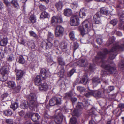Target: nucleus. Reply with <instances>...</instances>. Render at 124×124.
Segmentation results:
<instances>
[{
	"mask_svg": "<svg viewBox=\"0 0 124 124\" xmlns=\"http://www.w3.org/2000/svg\"><path fill=\"white\" fill-rule=\"evenodd\" d=\"M124 51V44L121 45H116L113 46L110 51H108L106 48L103 49V52H99L97 57H95L93 61L98 65L105 68L110 74L115 73L116 71L115 65L114 63L110 65H106V61L103 60L106 55L108 54H110L109 58L111 60L115 58L117 55V51Z\"/></svg>",
	"mask_w": 124,
	"mask_h": 124,
	"instance_id": "obj_1",
	"label": "nucleus"
},
{
	"mask_svg": "<svg viewBox=\"0 0 124 124\" xmlns=\"http://www.w3.org/2000/svg\"><path fill=\"white\" fill-rule=\"evenodd\" d=\"M27 98L29 101L30 107H35L37 104V97L35 94L33 93H31Z\"/></svg>",
	"mask_w": 124,
	"mask_h": 124,
	"instance_id": "obj_2",
	"label": "nucleus"
},
{
	"mask_svg": "<svg viewBox=\"0 0 124 124\" xmlns=\"http://www.w3.org/2000/svg\"><path fill=\"white\" fill-rule=\"evenodd\" d=\"M63 22L61 16H54L51 18V23L52 25L55 26L58 23H61Z\"/></svg>",
	"mask_w": 124,
	"mask_h": 124,
	"instance_id": "obj_3",
	"label": "nucleus"
},
{
	"mask_svg": "<svg viewBox=\"0 0 124 124\" xmlns=\"http://www.w3.org/2000/svg\"><path fill=\"white\" fill-rule=\"evenodd\" d=\"M64 31V28L61 26H57L55 31V36L57 37H60L63 35Z\"/></svg>",
	"mask_w": 124,
	"mask_h": 124,
	"instance_id": "obj_4",
	"label": "nucleus"
},
{
	"mask_svg": "<svg viewBox=\"0 0 124 124\" xmlns=\"http://www.w3.org/2000/svg\"><path fill=\"white\" fill-rule=\"evenodd\" d=\"M70 23L72 26H78L79 24V20L78 16L76 15L73 16L70 20Z\"/></svg>",
	"mask_w": 124,
	"mask_h": 124,
	"instance_id": "obj_5",
	"label": "nucleus"
},
{
	"mask_svg": "<svg viewBox=\"0 0 124 124\" xmlns=\"http://www.w3.org/2000/svg\"><path fill=\"white\" fill-rule=\"evenodd\" d=\"M54 122L55 123L59 124L61 123L62 122L63 116L61 112L60 111L57 116H54Z\"/></svg>",
	"mask_w": 124,
	"mask_h": 124,
	"instance_id": "obj_6",
	"label": "nucleus"
},
{
	"mask_svg": "<svg viewBox=\"0 0 124 124\" xmlns=\"http://www.w3.org/2000/svg\"><path fill=\"white\" fill-rule=\"evenodd\" d=\"M61 99L56 97H53L49 101V103L51 106H53L55 105L60 104L61 102Z\"/></svg>",
	"mask_w": 124,
	"mask_h": 124,
	"instance_id": "obj_7",
	"label": "nucleus"
},
{
	"mask_svg": "<svg viewBox=\"0 0 124 124\" xmlns=\"http://www.w3.org/2000/svg\"><path fill=\"white\" fill-rule=\"evenodd\" d=\"M49 74L48 70H47L46 69L43 68L41 69L39 76L42 77V79L45 80L48 77Z\"/></svg>",
	"mask_w": 124,
	"mask_h": 124,
	"instance_id": "obj_8",
	"label": "nucleus"
},
{
	"mask_svg": "<svg viewBox=\"0 0 124 124\" xmlns=\"http://www.w3.org/2000/svg\"><path fill=\"white\" fill-rule=\"evenodd\" d=\"M100 14L99 12H97L93 17V19L96 24H101V21L100 20V18L101 15H100Z\"/></svg>",
	"mask_w": 124,
	"mask_h": 124,
	"instance_id": "obj_9",
	"label": "nucleus"
},
{
	"mask_svg": "<svg viewBox=\"0 0 124 124\" xmlns=\"http://www.w3.org/2000/svg\"><path fill=\"white\" fill-rule=\"evenodd\" d=\"M29 114L31 119L34 122L37 121L40 118V116L37 113H30Z\"/></svg>",
	"mask_w": 124,
	"mask_h": 124,
	"instance_id": "obj_10",
	"label": "nucleus"
},
{
	"mask_svg": "<svg viewBox=\"0 0 124 124\" xmlns=\"http://www.w3.org/2000/svg\"><path fill=\"white\" fill-rule=\"evenodd\" d=\"M15 71L16 73V80H19L22 78L24 72L21 70L17 69Z\"/></svg>",
	"mask_w": 124,
	"mask_h": 124,
	"instance_id": "obj_11",
	"label": "nucleus"
},
{
	"mask_svg": "<svg viewBox=\"0 0 124 124\" xmlns=\"http://www.w3.org/2000/svg\"><path fill=\"white\" fill-rule=\"evenodd\" d=\"M67 43L64 41L60 44L59 47L63 51L66 52L67 50Z\"/></svg>",
	"mask_w": 124,
	"mask_h": 124,
	"instance_id": "obj_12",
	"label": "nucleus"
},
{
	"mask_svg": "<svg viewBox=\"0 0 124 124\" xmlns=\"http://www.w3.org/2000/svg\"><path fill=\"white\" fill-rule=\"evenodd\" d=\"M109 11L108 8L106 7L101 8L100 10V14H101L105 15H107L109 13Z\"/></svg>",
	"mask_w": 124,
	"mask_h": 124,
	"instance_id": "obj_13",
	"label": "nucleus"
},
{
	"mask_svg": "<svg viewBox=\"0 0 124 124\" xmlns=\"http://www.w3.org/2000/svg\"><path fill=\"white\" fill-rule=\"evenodd\" d=\"M83 28H86L87 30L91 27L92 24L89 22L87 20H85L82 23Z\"/></svg>",
	"mask_w": 124,
	"mask_h": 124,
	"instance_id": "obj_14",
	"label": "nucleus"
},
{
	"mask_svg": "<svg viewBox=\"0 0 124 124\" xmlns=\"http://www.w3.org/2000/svg\"><path fill=\"white\" fill-rule=\"evenodd\" d=\"M93 96L98 97H100L104 95L103 92L101 90L98 91H93Z\"/></svg>",
	"mask_w": 124,
	"mask_h": 124,
	"instance_id": "obj_15",
	"label": "nucleus"
},
{
	"mask_svg": "<svg viewBox=\"0 0 124 124\" xmlns=\"http://www.w3.org/2000/svg\"><path fill=\"white\" fill-rule=\"evenodd\" d=\"M42 79V77L39 75H37L36 77L34 80V83L36 85H39L41 83Z\"/></svg>",
	"mask_w": 124,
	"mask_h": 124,
	"instance_id": "obj_16",
	"label": "nucleus"
},
{
	"mask_svg": "<svg viewBox=\"0 0 124 124\" xmlns=\"http://www.w3.org/2000/svg\"><path fill=\"white\" fill-rule=\"evenodd\" d=\"M39 88L40 90L46 91L48 88V85L46 83L41 84L39 85Z\"/></svg>",
	"mask_w": 124,
	"mask_h": 124,
	"instance_id": "obj_17",
	"label": "nucleus"
},
{
	"mask_svg": "<svg viewBox=\"0 0 124 124\" xmlns=\"http://www.w3.org/2000/svg\"><path fill=\"white\" fill-rule=\"evenodd\" d=\"M50 15L49 13L46 11L42 12L41 14L40 19H44L45 18H49L50 17Z\"/></svg>",
	"mask_w": 124,
	"mask_h": 124,
	"instance_id": "obj_18",
	"label": "nucleus"
},
{
	"mask_svg": "<svg viewBox=\"0 0 124 124\" xmlns=\"http://www.w3.org/2000/svg\"><path fill=\"white\" fill-rule=\"evenodd\" d=\"M118 17L121 21L124 22V12L120 13ZM119 25L121 28L123 27V28L124 29V24L123 26L122 24L121 23H120Z\"/></svg>",
	"mask_w": 124,
	"mask_h": 124,
	"instance_id": "obj_19",
	"label": "nucleus"
},
{
	"mask_svg": "<svg viewBox=\"0 0 124 124\" xmlns=\"http://www.w3.org/2000/svg\"><path fill=\"white\" fill-rule=\"evenodd\" d=\"M92 83L93 86H96L100 82V80L98 78H94L92 79Z\"/></svg>",
	"mask_w": 124,
	"mask_h": 124,
	"instance_id": "obj_20",
	"label": "nucleus"
},
{
	"mask_svg": "<svg viewBox=\"0 0 124 124\" xmlns=\"http://www.w3.org/2000/svg\"><path fill=\"white\" fill-rule=\"evenodd\" d=\"M57 61L59 64L62 66L65 65V63L63 59L60 57H57Z\"/></svg>",
	"mask_w": 124,
	"mask_h": 124,
	"instance_id": "obj_21",
	"label": "nucleus"
},
{
	"mask_svg": "<svg viewBox=\"0 0 124 124\" xmlns=\"http://www.w3.org/2000/svg\"><path fill=\"white\" fill-rule=\"evenodd\" d=\"M64 15L66 16H69L72 15V11L70 9H69L64 10Z\"/></svg>",
	"mask_w": 124,
	"mask_h": 124,
	"instance_id": "obj_22",
	"label": "nucleus"
},
{
	"mask_svg": "<svg viewBox=\"0 0 124 124\" xmlns=\"http://www.w3.org/2000/svg\"><path fill=\"white\" fill-rule=\"evenodd\" d=\"M86 10L84 8H82L81 9L79 12V15L81 18H83L86 15Z\"/></svg>",
	"mask_w": 124,
	"mask_h": 124,
	"instance_id": "obj_23",
	"label": "nucleus"
},
{
	"mask_svg": "<svg viewBox=\"0 0 124 124\" xmlns=\"http://www.w3.org/2000/svg\"><path fill=\"white\" fill-rule=\"evenodd\" d=\"M65 70L64 67H61L59 72L58 73V75L61 78L64 75Z\"/></svg>",
	"mask_w": 124,
	"mask_h": 124,
	"instance_id": "obj_24",
	"label": "nucleus"
},
{
	"mask_svg": "<svg viewBox=\"0 0 124 124\" xmlns=\"http://www.w3.org/2000/svg\"><path fill=\"white\" fill-rule=\"evenodd\" d=\"M14 59L13 55L11 53H9L7 57V60L9 62L12 61Z\"/></svg>",
	"mask_w": 124,
	"mask_h": 124,
	"instance_id": "obj_25",
	"label": "nucleus"
},
{
	"mask_svg": "<svg viewBox=\"0 0 124 124\" xmlns=\"http://www.w3.org/2000/svg\"><path fill=\"white\" fill-rule=\"evenodd\" d=\"M77 64L79 66H84L85 64V60L83 59L80 60L77 62Z\"/></svg>",
	"mask_w": 124,
	"mask_h": 124,
	"instance_id": "obj_26",
	"label": "nucleus"
},
{
	"mask_svg": "<svg viewBox=\"0 0 124 124\" xmlns=\"http://www.w3.org/2000/svg\"><path fill=\"white\" fill-rule=\"evenodd\" d=\"M8 43V39L6 38H4L0 41V45L1 46H5Z\"/></svg>",
	"mask_w": 124,
	"mask_h": 124,
	"instance_id": "obj_27",
	"label": "nucleus"
},
{
	"mask_svg": "<svg viewBox=\"0 0 124 124\" xmlns=\"http://www.w3.org/2000/svg\"><path fill=\"white\" fill-rule=\"evenodd\" d=\"M8 86L10 88H13L16 86L15 83L12 81H10L8 82Z\"/></svg>",
	"mask_w": 124,
	"mask_h": 124,
	"instance_id": "obj_28",
	"label": "nucleus"
},
{
	"mask_svg": "<svg viewBox=\"0 0 124 124\" xmlns=\"http://www.w3.org/2000/svg\"><path fill=\"white\" fill-rule=\"evenodd\" d=\"M55 6L58 10L61 9L63 6L62 2L61 1H59L56 3L55 4Z\"/></svg>",
	"mask_w": 124,
	"mask_h": 124,
	"instance_id": "obj_29",
	"label": "nucleus"
},
{
	"mask_svg": "<svg viewBox=\"0 0 124 124\" xmlns=\"http://www.w3.org/2000/svg\"><path fill=\"white\" fill-rule=\"evenodd\" d=\"M48 38L47 41H51L54 39V35L53 33L50 32H48L47 35Z\"/></svg>",
	"mask_w": 124,
	"mask_h": 124,
	"instance_id": "obj_30",
	"label": "nucleus"
},
{
	"mask_svg": "<svg viewBox=\"0 0 124 124\" xmlns=\"http://www.w3.org/2000/svg\"><path fill=\"white\" fill-rule=\"evenodd\" d=\"M11 4L15 8H18L19 7L17 0H13L11 1Z\"/></svg>",
	"mask_w": 124,
	"mask_h": 124,
	"instance_id": "obj_31",
	"label": "nucleus"
},
{
	"mask_svg": "<svg viewBox=\"0 0 124 124\" xmlns=\"http://www.w3.org/2000/svg\"><path fill=\"white\" fill-rule=\"evenodd\" d=\"M69 35L70 38L72 40L74 41L76 39L75 37V32L74 31H72L70 32Z\"/></svg>",
	"mask_w": 124,
	"mask_h": 124,
	"instance_id": "obj_32",
	"label": "nucleus"
},
{
	"mask_svg": "<svg viewBox=\"0 0 124 124\" xmlns=\"http://www.w3.org/2000/svg\"><path fill=\"white\" fill-rule=\"evenodd\" d=\"M5 121L7 124H17L16 123L13 121V120L11 119H6Z\"/></svg>",
	"mask_w": 124,
	"mask_h": 124,
	"instance_id": "obj_33",
	"label": "nucleus"
},
{
	"mask_svg": "<svg viewBox=\"0 0 124 124\" xmlns=\"http://www.w3.org/2000/svg\"><path fill=\"white\" fill-rule=\"evenodd\" d=\"M3 113L5 116H11L12 114V111L9 110H6L4 111Z\"/></svg>",
	"mask_w": 124,
	"mask_h": 124,
	"instance_id": "obj_34",
	"label": "nucleus"
},
{
	"mask_svg": "<svg viewBox=\"0 0 124 124\" xmlns=\"http://www.w3.org/2000/svg\"><path fill=\"white\" fill-rule=\"evenodd\" d=\"M47 41V40H45L41 42V46L43 48L46 49Z\"/></svg>",
	"mask_w": 124,
	"mask_h": 124,
	"instance_id": "obj_35",
	"label": "nucleus"
},
{
	"mask_svg": "<svg viewBox=\"0 0 124 124\" xmlns=\"http://www.w3.org/2000/svg\"><path fill=\"white\" fill-rule=\"evenodd\" d=\"M70 124H77V122L76 119L74 117L71 118L69 123Z\"/></svg>",
	"mask_w": 124,
	"mask_h": 124,
	"instance_id": "obj_36",
	"label": "nucleus"
},
{
	"mask_svg": "<svg viewBox=\"0 0 124 124\" xmlns=\"http://www.w3.org/2000/svg\"><path fill=\"white\" fill-rule=\"evenodd\" d=\"M18 106V104L16 102L12 103L10 106V108L14 110L16 109Z\"/></svg>",
	"mask_w": 124,
	"mask_h": 124,
	"instance_id": "obj_37",
	"label": "nucleus"
},
{
	"mask_svg": "<svg viewBox=\"0 0 124 124\" xmlns=\"http://www.w3.org/2000/svg\"><path fill=\"white\" fill-rule=\"evenodd\" d=\"M18 62L20 63L23 64L25 62V61L22 56H20L19 58Z\"/></svg>",
	"mask_w": 124,
	"mask_h": 124,
	"instance_id": "obj_38",
	"label": "nucleus"
},
{
	"mask_svg": "<svg viewBox=\"0 0 124 124\" xmlns=\"http://www.w3.org/2000/svg\"><path fill=\"white\" fill-rule=\"evenodd\" d=\"M88 81V78L86 76H85L82 78L81 82L84 84L85 85L87 83Z\"/></svg>",
	"mask_w": 124,
	"mask_h": 124,
	"instance_id": "obj_39",
	"label": "nucleus"
},
{
	"mask_svg": "<svg viewBox=\"0 0 124 124\" xmlns=\"http://www.w3.org/2000/svg\"><path fill=\"white\" fill-rule=\"evenodd\" d=\"M27 45L29 46L32 49H34L35 47V44L33 42H28Z\"/></svg>",
	"mask_w": 124,
	"mask_h": 124,
	"instance_id": "obj_40",
	"label": "nucleus"
},
{
	"mask_svg": "<svg viewBox=\"0 0 124 124\" xmlns=\"http://www.w3.org/2000/svg\"><path fill=\"white\" fill-rule=\"evenodd\" d=\"M29 19L31 22L33 23H35L36 20L35 17L33 15H31L30 16Z\"/></svg>",
	"mask_w": 124,
	"mask_h": 124,
	"instance_id": "obj_41",
	"label": "nucleus"
},
{
	"mask_svg": "<svg viewBox=\"0 0 124 124\" xmlns=\"http://www.w3.org/2000/svg\"><path fill=\"white\" fill-rule=\"evenodd\" d=\"M78 2L77 1H75L71 4V6L72 8H76L78 6Z\"/></svg>",
	"mask_w": 124,
	"mask_h": 124,
	"instance_id": "obj_42",
	"label": "nucleus"
},
{
	"mask_svg": "<svg viewBox=\"0 0 124 124\" xmlns=\"http://www.w3.org/2000/svg\"><path fill=\"white\" fill-rule=\"evenodd\" d=\"M30 35L31 36H33L35 38H37L38 37V36L37 34L32 31H30L29 32Z\"/></svg>",
	"mask_w": 124,
	"mask_h": 124,
	"instance_id": "obj_43",
	"label": "nucleus"
},
{
	"mask_svg": "<svg viewBox=\"0 0 124 124\" xmlns=\"http://www.w3.org/2000/svg\"><path fill=\"white\" fill-rule=\"evenodd\" d=\"M46 45V49H50L52 47L53 44L52 43L50 42L49 41H47V45Z\"/></svg>",
	"mask_w": 124,
	"mask_h": 124,
	"instance_id": "obj_44",
	"label": "nucleus"
},
{
	"mask_svg": "<svg viewBox=\"0 0 124 124\" xmlns=\"http://www.w3.org/2000/svg\"><path fill=\"white\" fill-rule=\"evenodd\" d=\"M21 87L20 85L17 86L14 89V91L15 92L17 93L19 92Z\"/></svg>",
	"mask_w": 124,
	"mask_h": 124,
	"instance_id": "obj_45",
	"label": "nucleus"
},
{
	"mask_svg": "<svg viewBox=\"0 0 124 124\" xmlns=\"http://www.w3.org/2000/svg\"><path fill=\"white\" fill-rule=\"evenodd\" d=\"M114 40L111 38H110L107 42L106 45L107 46H109L113 43Z\"/></svg>",
	"mask_w": 124,
	"mask_h": 124,
	"instance_id": "obj_46",
	"label": "nucleus"
},
{
	"mask_svg": "<svg viewBox=\"0 0 124 124\" xmlns=\"http://www.w3.org/2000/svg\"><path fill=\"white\" fill-rule=\"evenodd\" d=\"M78 90L81 93L85 91V89L83 87L78 86L77 87Z\"/></svg>",
	"mask_w": 124,
	"mask_h": 124,
	"instance_id": "obj_47",
	"label": "nucleus"
},
{
	"mask_svg": "<svg viewBox=\"0 0 124 124\" xmlns=\"http://www.w3.org/2000/svg\"><path fill=\"white\" fill-rule=\"evenodd\" d=\"M93 91H91L85 94V95L86 97H89L90 95H93Z\"/></svg>",
	"mask_w": 124,
	"mask_h": 124,
	"instance_id": "obj_48",
	"label": "nucleus"
},
{
	"mask_svg": "<svg viewBox=\"0 0 124 124\" xmlns=\"http://www.w3.org/2000/svg\"><path fill=\"white\" fill-rule=\"evenodd\" d=\"M112 33L113 34L116 33L117 35L119 36H121L122 35V33L121 32L119 31H116V30H115L112 31Z\"/></svg>",
	"mask_w": 124,
	"mask_h": 124,
	"instance_id": "obj_49",
	"label": "nucleus"
},
{
	"mask_svg": "<svg viewBox=\"0 0 124 124\" xmlns=\"http://www.w3.org/2000/svg\"><path fill=\"white\" fill-rule=\"evenodd\" d=\"M117 22V20L116 19H114L111 20L110 22V23L113 26H114L116 24Z\"/></svg>",
	"mask_w": 124,
	"mask_h": 124,
	"instance_id": "obj_50",
	"label": "nucleus"
},
{
	"mask_svg": "<svg viewBox=\"0 0 124 124\" xmlns=\"http://www.w3.org/2000/svg\"><path fill=\"white\" fill-rule=\"evenodd\" d=\"M75 72V70L74 69H72L68 73V76L69 77H71Z\"/></svg>",
	"mask_w": 124,
	"mask_h": 124,
	"instance_id": "obj_51",
	"label": "nucleus"
},
{
	"mask_svg": "<svg viewBox=\"0 0 124 124\" xmlns=\"http://www.w3.org/2000/svg\"><path fill=\"white\" fill-rule=\"evenodd\" d=\"M118 66L120 68L122 69V70L124 69V61L121 62L119 64Z\"/></svg>",
	"mask_w": 124,
	"mask_h": 124,
	"instance_id": "obj_52",
	"label": "nucleus"
},
{
	"mask_svg": "<svg viewBox=\"0 0 124 124\" xmlns=\"http://www.w3.org/2000/svg\"><path fill=\"white\" fill-rule=\"evenodd\" d=\"M39 8L40 10L43 11L46 9V7L42 5H40L39 6Z\"/></svg>",
	"mask_w": 124,
	"mask_h": 124,
	"instance_id": "obj_53",
	"label": "nucleus"
},
{
	"mask_svg": "<svg viewBox=\"0 0 124 124\" xmlns=\"http://www.w3.org/2000/svg\"><path fill=\"white\" fill-rule=\"evenodd\" d=\"M76 107L79 108H82L84 107L82 103L81 102H78Z\"/></svg>",
	"mask_w": 124,
	"mask_h": 124,
	"instance_id": "obj_54",
	"label": "nucleus"
},
{
	"mask_svg": "<svg viewBox=\"0 0 124 124\" xmlns=\"http://www.w3.org/2000/svg\"><path fill=\"white\" fill-rule=\"evenodd\" d=\"M72 96L71 93H68L66 94L65 97L66 98L68 99L69 98H71L72 97Z\"/></svg>",
	"mask_w": 124,
	"mask_h": 124,
	"instance_id": "obj_55",
	"label": "nucleus"
},
{
	"mask_svg": "<svg viewBox=\"0 0 124 124\" xmlns=\"http://www.w3.org/2000/svg\"><path fill=\"white\" fill-rule=\"evenodd\" d=\"M82 103L84 107L88 106L89 104L87 101L86 100L83 101Z\"/></svg>",
	"mask_w": 124,
	"mask_h": 124,
	"instance_id": "obj_56",
	"label": "nucleus"
},
{
	"mask_svg": "<svg viewBox=\"0 0 124 124\" xmlns=\"http://www.w3.org/2000/svg\"><path fill=\"white\" fill-rule=\"evenodd\" d=\"M114 89V87L113 86H110L108 89H107V91L108 93H109Z\"/></svg>",
	"mask_w": 124,
	"mask_h": 124,
	"instance_id": "obj_57",
	"label": "nucleus"
},
{
	"mask_svg": "<svg viewBox=\"0 0 124 124\" xmlns=\"http://www.w3.org/2000/svg\"><path fill=\"white\" fill-rule=\"evenodd\" d=\"M73 50L74 51H75L77 49L78 47V44L76 43H74L73 45Z\"/></svg>",
	"mask_w": 124,
	"mask_h": 124,
	"instance_id": "obj_58",
	"label": "nucleus"
},
{
	"mask_svg": "<svg viewBox=\"0 0 124 124\" xmlns=\"http://www.w3.org/2000/svg\"><path fill=\"white\" fill-rule=\"evenodd\" d=\"M118 107L120 109V110H122V109L124 108V104L122 103H120L118 104Z\"/></svg>",
	"mask_w": 124,
	"mask_h": 124,
	"instance_id": "obj_59",
	"label": "nucleus"
},
{
	"mask_svg": "<svg viewBox=\"0 0 124 124\" xmlns=\"http://www.w3.org/2000/svg\"><path fill=\"white\" fill-rule=\"evenodd\" d=\"M97 42L99 44H101L102 43V39L101 38H99L97 39Z\"/></svg>",
	"mask_w": 124,
	"mask_h": 124,
	"instance_id": "obj_60",
	"label": "nucleus"
},
{
	"mask_svg": "<svg viewBox=\"0 0 124 124\" xmlns=\"http://www.w3.org/2000/svg\"><path fill=\"white\" fill-rule=\"evenodd\" d=\"M20 44H22L24 45H26V43L25 41V40L23 39H22L20 40Z\"/></svg>",
	"mask_w": 124,
	"mask_h": 124,
	"instance_id": "obj_61",
	"label": "nucleus"
},
{
	"mask_svg": "<svg viewBox=\"0 0 124 124\" xmlns=\"http://www.w3.org/2000/svg\"><path fill=\"white\" fill-rule=\"evenodd\" d=\"M79 30L82 36L84 35L85 34V30L84 28H83V29H79Z\"/></svg>",
	"mask_w": 124,
	"mask_h": 124,
	"instance_id": "obj_62",
	"label": "nucleus"
},
{
	"mask_svg": "<svg viewBox=\"0 0 124 124\" xmlns=\"http://www.w3.org/2000/svg\"><path fill=\"white\" fill-rule=\"evenodd\" d=\"M59 44V42L58 40H55L54 41V45L55 46H58Z\"/></svg>",
	"mask_w": 124,
	"mask_h": 124,
	"instance_id": "obj_63",
	"label": "nucleus"
},
{
	"mask_svg": "<svg viewBox=\"0 0 124 124\" xmlns=\"http://www.w3.org/2000/svg\"><path fill=\"white\" fill-rule=\"evenodd\" d=\"M46 59L48 62H51L52 61V60L51 56H49L48 58H46Z\"/></svg>",
	"mask_w": 124,
	"mask_h": 124,
	"instance_id": "obj_64",
	"label": "nucleus"
}]
</instances>
